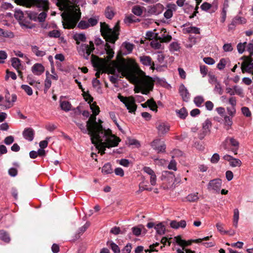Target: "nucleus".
<instances>
[{"instance_id":"24","label":"nucleus","mask_w":253,"mask_h":253,"mask_svg":"<svg viewBox=\"0 0 253 253\" xmlns=\"http://www.w3.org/2000/svg\"><path fill=\"white\" fill-rule=\"evenodd\" d=\"M31 49L32 52L38 57H42L46 54L45 51L40 50V48L36 45H32Z\"/></svg>"},{"instance_id":"19","label":"nucleus","mask_w":253,"mask_h":253,"mask_svg":"<svg viewBox=\"0 0 253 253\" xmlns=\"http://www.w3.org/2000/svg\"><path fill=\"white\" fill-rule=\"evenodd\" d=\"M141 62L145 66H150L151 69L154 70L155 69L154 63L152 61L151 58L149 56H142L140 57Z\"/></svg>"},{"instance_id":"15","label":"nucleus","mask_w":253,"mask_h":253,"mask_svg":"<svg viewBox=\"0 0 253 253\" xmlns=\"http://www.w3.org/2000/svg\"><path fill=\"white\" fill-rule=\"evenodd\" d=\"M143 170L146 173L150 175V183L152 185L155 186L156 184L157 177L154 170L148 167H144Z\"/></svg>"},{"instance_id":"2","label":"nucleus","mask_w":253,"mask_h":253,"mask_svg":"<svg viewBox=\"0 0 253 253\" xmlns=\"http://www.w3.org/2000/svg\"><path fill=\"white\" fill-rule=\"evenodd\" d=\"M96 121V116H91L86 122V127L88 134L90 136L92 144L99 150L101 155L105 154L106 148H111L117 146L121 141V139L113 134L110 129H104L101 123Z\"/></svg>"},{"instance_id":"30","label":"nucleus","mask_w":253,"mask_h":253,"mask_svg":"<svg viewBox=\"0 0 253 253\" xmlns=\"http://www.w3.org/2000/svg\"><path fill=\"white\" fill-rule=\"evenodd\" d=\"M113 170L111 168V165L109 163H107L104 165L102 169V172L104 174H108L111 173Z\"/></svg>"},{"instance_id":"35","label":"nucleus","mask_w":253,"mask_h":253,"mask_svg":"<svg viewBox=\"0 0 253 253\" xmlns=\"http://www.w3.org/2000/svg\"><path fill=\"white\" fill-rule=\"evenodd\" d=\"M232 117L225 115L224 117V124L227 126V129H229L232 125Z\"/></svg>"},{"instance_id":"44","label":"nucleus","mask_w":253,"mask_h":253,"mask_svg":"<svg viewBox=\"0 0 253 253\" xmlns=\"http://www.w3.org/2000/svg\"><path fill=\"white\" fill-rule=\"evenodd\" d=\"M246 44L247 42H244V43H239L237 44V48L239 53L241 54L244 52L245 49V47H246Z\"/></svg>"},{"instance_id":"25","label":"nucleus","mask_w":253,"mask_h":253,"mask_svg":"<svg viewBox=\"0 0 253 253\" xmlns=\"http://www.w3.org/2000/svg\"><path fill=\"white\" fill-rule=\"evenodd\" d=\"M177 116L181 119H184L188 115V113L185 108H182L175 111Z\"/></svg>"},{"instance_id":"10","label":"nucleus","mask_w":253,"mask_h":253,"mask_svg":"<svg viewBox=\"0 0 253 253\" xmlns=\"http://www.w3.org/2000/svg\"><path fill=\"white\" fill-rule=\"evenodd\" d=\"M158 134L160 136H163L167 133L170 129L169 125L165 122L158 121L156 125Z\"/></svg>"},{"instance_id":"55","label":"nucleus","mask_w":253,"mask_h":253,"mask_svg":"<svg viewBox=\"0 0 253 253\" xmlns=\"http://www.w3.org/2000/svg\"><path fill=\"white\" fill-rule=\"evenodd\" d=\"M226 64V61L224 58L221 59L217 64V68L222 70L224 68Z\"/></svg>"},{"instance_id":"20","label":"nucleus","mask_w":253,"mask_h":253,"mask_svg":"<svg viewBox=\"0 0 253 253\" xmlns=\"http://www.w3.org/2000/svg\"><path fill=\"white\" fill-rule=\"evenodd\" d=\"M44 71V68L42 64L36 63L32 67L33 73L36 75L39 76L42 74Z\"/></svg>"},{"instance_id":"18","label":"nucleus","mask_w":253,"mask_h":253,"mask_svg":"<svg viewBox=\"0 0 253 253\" xmlns=\"http://www.w3.org/2000/svg\"><path fill=\"white\" fill-rule=\"evenodd\" d=\"M86 96L87 97L85 99L86 100H87L88 99H89L88 103L90 104V107L92 111L93 115L95 116L97 115L100 112L99 107L96 105L95 103H91V102L93 101V98L91 96L90 94H87Z\"/></svg>"},{"instance_id":"57","label":"nucleus","mask_w":253,"mask_h":253,"mask_svg":"<svg viewBox=\"0 0 253 253\" xmlns=\"http://www.w3.org/2000/svg\"><path fill=\"white\" fill-rule=\"evenodd\" d=\"M6 74L7 75L5 76V80H7L9 77L11 78L13 80L16 79L17 76L14 72L7 70Z\"/></svg>"},{"instance_id":"22","label":"nucleus","mask_w":253,"mask_h":253,"mask_svg":"<svg viewBox=\"0 0 253 253\" xmlns=\"http://www.w3.org/2000/svg\"><path fill=\"white\" fill-rule=\"evenodd\" d=\"M170 225L172 228L175 229H177L179 227L184 228L186 226V222L184 220H181L178 222L173 220L170 222Z\"/></svg>"},{"instance_id":"52","label":"nucleus","mask_w":253,"mask_h":253,"mask_svg":"<svg viewBox=\"0 0 253 253\" xmlns=\"http://www.w3.org/2000/svg\"><path fill=\"white\" fill-rule=\"evenodd\" d=\"M7 55L5 51L0 50V63H4V60L7 58Z\"/></svg>"},{"instance_id":"31","label":"nucleus","mask_w":253,"mask_h":253,"mask_svg":"<svg viewBox=\"0 0 253 253\" xmlns=\"http://www.w3.org/2000/svg\"><path fill=\"white\" fill-rule=\"evenodd\" d=\"M21 61L19 59L13 57L11 58L12 66L17 70L19 69L20 67L21 66Z\"/></svg>"},{"instance_id":"32","label":"nucleus","mask_w":253,"mask_h":253,"mask_svg":"<svg viewBox=\"0 0 253 253\" xmlns=\"http://www.w3.org/2000/svg\"><path fill=\"white\" fill-rule=\"evenodd\" d=\"M0 239L6 243L9 242L10 240L8 234L3 230L0 231Z\"/></svg>"},{"instance_id":"9","label":"nucleus","mask_w":253,"mask_h":253,"mask_svg":"<svg viewBox=\"0 0 253 253\" xmlns=\"http://www.w3.org/2000/svg\"><path fill=\"white\" fill-rule=\"evenodd\" d=\"M17 97L15 94H10L8 92L5 96V100L0 104V106L3 109H8L11 107L13 105V102L16 100Z\"/></svg>"},{"instance_id":"41","label":"nucleus","mask_w":253,"mask_h":253,"mask_svg":"<svg viewBox=\"0 0 253 253\" xmlns=\"http://www.w3.org/2000/svg\"><path fill=\"white\" fill-rule=\"evenodd\" d=\"M198 194V193H196L188 195L187 197V200L190 202H193L197 201L199 199Z\"/></svg>"},{"instance_id":"43","label":"nucleus","mask_w":253,"mask_h":253,"mask_svg":"<svg viewBox=\"0 0 253 253\" xmlns=\"http://www.w3.org/2000/svg\"><path fill=\"white\" fill-rule=\"evenodd\" d=\"M78 27L81 29H85L89 27V24L87 21L82 20L79 23Z\"/></svg>"},{"instance_id":"37","label":"nucleus","mask_w":253,"mask_h":253,"mask_svg":"<svg viewBox=\"0 0 253 253\" xmlns=\"http://www.w3.org/2000/svg\"><path fill=\"white\" fill-rule=\"evenodd\" d=\"M27 82L31 85L35 86L38 88V85L40 84V82L39 81H36L32 79V76L29 75L27 76Z\"/></svg>"},{"instance_id":"49","label":"nucleus","mask_w":253,"mask_h":253,"mask_svg":"<svg viewBox=\"0 0 253 253\" xmlns=\"http://www.w3.org/2000/svg\"><path fill=\"white\" fill-rule=\"evenodd\" d=\"M14 17L19 20H22L24 17V14L22 11L16 10L14 13Z\"/></svg>"},{"instance_id":"13","label":"nucleus","mask_w":253,"mask_h":253,"mask_svg":"<svg viewBox=\"0 0 253 253\" xmlns=\"http://www.w3.org/2000/svg\"><path fill=\"white\" fill-rule=\"evenodd\" d=\"M151 145L158 153L164 152L165 151L166 145L164 142L161 141L160 139L154 140L151 142Z\"/></svg>"},{"instance_id":"6","label":"nucleus","mask_w":253,"mask_h":253,"mask_svg":"<svg viewBox=\"0 0 253 253\" xmlns=\"http://www.w3.org/2000/svg\"><path fill=\"white\" fill-rule=\"evenodd\" d=\"M118 98L121 102L125 104L129 112L135 111L136 109V105L135 103V100L133 97H124L121 94H119Z\"/></svg>"},{"instance_id":"8","label":"nucleus","mask_w":253,"mask_h":253,"mask_svg":"<svg viewBox=\"0 0 253 253\" xmlns=\"http://www.w3.org/2000/svg\"><path fill=\"white\" fill-rule=\"evenodd\" d=\"M228 143H229V144L233 147L231 149V151L234 153V154H237V150L239 146V142L233 137H227L224 141L222 143V145L225 149H227V144Z\"/></svg>"},{"instance_id":"45","label":"nucleus","mask_w":253,"mask_h":253,"mask_svg":"<svg viewBox=\"0 0 253 253\" xmlns=\"http://www.w3.org/2000/svg\"><path fill=\"white\" fill-rule=\"evenodd\" d=\"M169 49L172 51H178L180 49L179 44L177 42H173L170 43Z\"/></svg>"},{"instance_id":"29","label":"nucleus","mask_w":253,"mask_h":253,"mask_svg":"<svg viewBox=\"0 0 253 253\" xmlns=\"http://www.w3.org/2000/svg\"><path fill=\"white\" fill-rule=\"evenodd\" d=\"M147 104L151 110L155 112L157 111L158 106L153 98L147 100Z\"/></svg>"},{"instance_id":"56","label":"nucleus","mask_w":253,"mask_h":253,"mask_svg":"<svg viewBox=\"0 0 253 253\" xmlns=\"http://www.w3.org/2000/svg\"><path fill=\"white\" fill-rule=\"evenodd\" d=\"M214 91L218 93L219 94L221 95L223 93V90L220 84L218 82L214 84Z\"/></svg>"},{"instance_id":"16","label":"nucleus","mask_w":253,"mask_h":253,"mask_svg":"<svg viewBox=\"0 0 253 253\" xmlns=\"http://www.w3.org/2000/svg\"><path fill=\"white\" fill-rule=\"evenodd\" d=\"M243 59V62L241 64V70L243 73L246 71H248V67L250 66V64L253 62V59L251 56H244L241 58Z\"/></svg>"},{"instance_id":"17","label":"nucleus","mask_w":253,"mask_h":253,"mask_svg":"<svg viewBox=\"0 0 253 253\" xmlns=\"http://www.w3.org/2000/svg\"><path fill=\"white\" fill-rule=\"evenodd\" d=\"M167 10L164 14L166 19H170L173 15V12L176 10V6L174 3H169L167 5Z\"/></svg>"},{"instance_id":"63","label":"nucleus","mask_w":253,"mask_h":253,"mask_svg":"<svg viewBox=\"0 0 253 253\" xmlns=\"http://www.w3.org/2000/svg\"><path fill=\"white\" fill-rule=\"evenodd\" d=\"M124 44L125 45V48L128 51V52L130 53L132 51L134 48V45L133 44L129 42H125Z\"/></svg>"},{"instance_id":"33","label":"nucleus","mask_w":253,"mask_h":253,"mask_svg":"<svg viewBox=\"0 0 253 253\" xmlns=\"http://www.w3.org/2000/svg\"><path fill=\"white\" fill-rule=\"evenodd\" d=\"M154 227L159 234L162 235L165 233V227L162 223L157 224Z\"/></svg>"},{"instance_id":"50","label":"nucleus","mask_w":253,"mask_h":253,"mask_svg":"<svg viewBox=\"0 0 253 253\" xmlns=\"http://www.w3.org/2000/svg\"><path fill=\"white\" fill-rule=\"evenodd\" d=\"M110 116L111 118L113 120V122L115 123L116 125L117 126V127H118L119 130L121 131H122V128L121 127V126L119 125V124L117 123V119H116V117L115 113L113 112H110Z\"/></svg>"},{"instance_id":"12","label":"nucleus","mask_w":253,"mask_h":253,"mask_svg":"<svg viewBox=\"0 0 253 253\" xmlns=\"http://www.w3.org/2000/svg\"><path fill=\"white\" fill-rule=\"evenodd\" d=\"M211 127V121L209 119L206 120L203 124L202 129L201 130V132L199 134V137L200 139H203L205 136L210 134L211 131L210 128Z\"/></svg>"},{"instance_id":"4","label":"nucleus","mask_w":253,"mask_h":253,"mask_svg":"<svg viewBox=\"0 0 253 253\" xmlns=\"http://www.w3.org/2000/svg\"><path fill=\"white\" fill-rule=\"evenodd\" d=\"M119 26L118 23L113 29L110 28L105 23H100V32L102 36L107 42L114 43L118 39Z\"/></svg>"},{"instance_id":"58","label":"nucleus","mask_w":253,"mask_h":253,"mask_svg":"<svg viewBox=\"0 0 253 253\" xmlns=\"http://www.w3.org/2000/svg\"><path fill=\"white\" fill-rule=\"evenodd\" d=\"M98 19L96 17L90 18L88 20L87 22L89 24V26H94L98 23Z\"/></svg>"},{"instance_id":"53","label":"nucleus","mask_w":253,"mask_h":253,"mask_svg":"<svg viewBox=\"0 0 253 253\" xmlns=\"http://www.w3.org/2000/svg\"><path fill=\"white\" fill-rule=\"evenodd\" d=\"M216 227L218 231L223 234L227 233V232L224 230V225L221 222H217L216 224Z\"/></svg>"},{"instance_id":"28","label":"nucleus","mask_w":253,"mask_h":253,"mask_svg":"<svg viewBox=\"0 0 253 253\" xmlns=\"http://www.w3.org/2000/svg\"><path fill=\"white\" fill-rule=\"evenodd\" d=\"M60 107L62 110L68 112L71 109L72 105L67 101H63L60 102Z\"/></svg>"},{"instance_id":"60","label":"nucleus","mask_w":253,"mask_h":253,"mask_svg":"<svg viewBox=\"0 0 253 253\" xmlns=\"http://www.w3.org/2000/svg\"><path fill=\"white\" fill-rule=\"evenodd\" d=\"M14 137L12 136H8L5 138L4 142L6 145H10L14 142Z\"/></svg>"},{"instance_id":"7","label":"nucleus","mask_w":253,"mask_h":253,"mask_svg":"<svg viewBox=\"0 0 253 253\" xmlns=\"http://www.w3.org/2000/svg\"><path fill=\"white\" fill-rule=\"evenodd\" d=\"M210 237L207 236L206 237H204L203 238H199L196 240H191L189 241H186L184 240H182L180 236H178L176 237H175L174 238V240L175 241V242L178 244L179 245L184 247L185 246H189L191 245L192 242H195L196 243H201L203 241H208L209 240Z\"/></svg>"},{"instance_id":"59","label":"nucleus","mask_w":253,"mask_h":253,"mask_svg":"<svg viewBox=\"0 0 253 253\" xmlns=\"http://www.w3.org/2000/svg\"><path fill=\"white\" fill-rule=\"evenodd\" d=\"M46 11H44L43 12H41L40 14H39L38 17V19L39 22H43L44 21L46 17V13L45 12Z\"/></svg>"},{"instance_id":"5","label":"nucleus","mask_w":253,"mask_h":253,"mask_svg":"<svg viewBox=\"0 0 253 253\" xmlns=\"http://www.w3.org/2000/svg\"><path fill=\"white\" fill-rule=\"evenodd\" d=\"M94 50V43L92 42H89V44H82L78 48V52L85 59H88L90 53Z\"/></svg>"},{"instance_id":"51","label":"nucleus","mask_w":253,"mask_h":253,"mask_svg":"<svg viewBox=\"0 0 253 253\" xmlns=\"http://www.w3.org/2000/svg\"><path fill=\"white\" fill-rule=\"evenodd\" d=\"M48 35L49 37L51 38H58L60 36V33L59 31L57 30H53L52 31H50Z\"/></svg>"},{"instance_id":"1","label":"nucleus","mask_w":253,"mask_h":253,"mask_svg":"<svg viewBox=\"0 0 253 253\" xmlns=\"http://www.w3.org/2000/svg\"><path fill=\"white\" fill-rule=\"evenodd\" d=\"M91 61L93 66L96 68L95 76L100 77L101 71L102 73L108 72L109 74H115L116 69L121 73L123 77L132 81L135 84L134 91L135 93L141 92L143 94H148L154 87V81L149 76H145L142 79H139L136 75V72L142 74L144 73L139 70L135 69L129 65L124 63L119 64L116 61H112L107 66V61L105 59L99 58L97 56L91 55Z\"/></svg>"},{"instance_id":"21","label":"nucleus","mask_w":253,"mask_h":253,"mask_svg":"<svg viewBox=\"0 0 253 253\" xmlns=\"http://www.w3.org/2000/svg\"><path fill=\"white\" fill-rule=\"evenodd\" d=\"M179 92L184 101H187L189 98V94L187 88L183 84L179 86Z\"/></svg>"},{"instance_id":"34","label":"nucleus","mask_w":253,"mask_h":253,"mask_svg":"<svg viewBox=\"0 0 253 253\" xmlns=\"http://www.w3.org/2000/svg\"><path fill=\"white\" fill-rule=\"evenodd\" d=\"M74 39L76 41V42L79 44L80 42H84L86 39V37L84 34H77L74 37Z\"/></svg>"},{"instance_id":"40","label":"nucleus","mask_w":253,"mask_h":253,"mask_svg":"<svg viewBox=\"0 0 253 253\" xmlns=\"http://www.w3.org/2000/svg\"><path fill=\"white\" fill-rule=\"evenodd\" d=\"M21 88L29 96L33 94V90L32 88L28 85L23 84L21 85Z\"/></svg>"},{"instance_id":"64","label":"nucleus","mask_w":253,"mask_h":253,"mask_svg":"<svg viewBox=\"0 0 253 253\" xmlns=\"http://www.w3.org/2000/svg\"><path fill=\"white\" fill-rule=\"evenodd\" d=\"M132 247L130 244H127L122 250V253H130Z\"/></svg>"},{"instance_id":"11","label":"nucleus","mask_w":253,"mask_h":253,"mask_svg":"<svg viewBox=\"0 0 253 253\" xmlns=\"http://www.w3.org/2000/svg\"><path fill=\"white\" fill-rule=\"evenodd\" d=\"M221 180L219 178L214 179L210 181L208 184V189L214 193H219L221 187Z\"/></svg>"},{"instance_id":"42","label":"nucleus","mask_w":253,"mask_h":253,"mask_svg":"<svg viewBox=\"0 0 253 253\" xmlns=\"http://www.w3.org/2000/svg\"><path fill=\"white\" fill-rule=\"evenodd\" d=\"M51 85V81L49 76H47L44 81V91L46 92L48 89L50 87Z\"/></svg>"},{"instance_id":"48","label":"nucleus","mask_w":253,"mask_h":253,"mask_svg":"<svg viewBox=\"0 0 253 253\" xmlns=\"http://www.w3.org/2000/svg\"><path fill=\"white\" fill-rule=\"evenodd\" d=\"M187 32L189 33L199 34H200V29L196 27H190L187 28Z\"/></svg>"},{"instance_id":"61","label":"nucleus","mask_w":253,"mask_h":253,"mask_svg":"<svg viewBox=\"0 0 253 253\" xmlns=\"http://www.w3.org/2000/svg\"><path fill=\"white\" fill-rule=\"evenodd\" d=\"M223 49L225 52L232 51L233 49L231 43H226L223 46Z\"/></svg>"},{"instance_id":"27","label":"nucleus","mask_w":253,"mask_h":253,"mask_svg":"<svg viewBox=\"0 0 253 253\" xmlns=\"http://www.w3.org/2000/svg\"><path fill=\"white\" fill-rule=\"evenodd\" d=\"M239 219V211L238 209H235L234 210V214L233 218V225L235 227H238V220Z\"/></svg>"},{"instance_id":"47","label":"nucleus","mask_w":253,"mask_h":253,"mask_svg":"<svg viewBox=\"0 0 253 253\" xmlns=\"http://www.w3.org/2000/svg\"><path fill=\"white\" fill-rule=\"evenodd\" d=\"M242 114L246 117H250L252 115L251 112L250 111L249 108L247 107H243L241 108Z\"/></svg>"},{"instance_id":"36","label":"nucleus","mask_w":253,"mask_h":253,"mask_svg":"<svg viewBox=\"0 0 253 253\" xmlns=\"http://www.w3.org/2000/svg\"><path fill=\"white\" fill-rule=\"evenodd\" d=\"M107 245L111 248L114 253H120V250L117 245L112 242H108Z\"/></svg>"},{"instance_id":"39","label":"nucleus","mask_w":253,"mask_h":253,"mask_svg":"<svg viewBox=\"0 0 253 253\" xmlns=\"http://www.w3.org/2000/svg\"><path fill=\"white\" fill-rule=\"evenodd\" d=\"M106 17L110 19H111L114 16V12L113 9L110 7H107L105 10Z\"/></svg>"},{"instance_id":"38","label":"nucleus","mask_w":253,"mask_h":253,"mask_svg":"<svg viewBox=\"0 0 253 253\" xmlns=\"http://www.w3.org/2000/svg\"><path fill=\"white\" fill-rule=\"evenodd\" d=\"M132 11L134 14L137 16H140L143 13L142 8L139 5L134 6L132 8Z\"/></svg>"},{"instance_id":"14","label":"nucleus","mask_w":253,"mask_h":253,"mask_svg":"<svg viewBox=\"0 0 253 253\" xmlns=\"http://www.w3.org/2000/svg\"><path fill=\"white\" fill-rule=\"evenodd\" d=\"M223 159L229 162L230 166L232 167H240L242 165V162L239 159L234 158L229 155L224 156Z\"/></svg>"},{"instance_id":"62","label":"nucleus","mask_w":253,"mask_h":253,"mask_svg":"<svg viewBox=\"0 0 253 253\" xmlns=\"http://www.w3.org/2000/svg\"><path fill=\"white\" fill-rule=\"evenodd\" d=\"M2 36L5 38H12L14 37V34L12 32L10 31H3L2 34H1Z\"/></svg>"},{"instance_id":"23","label":"nucleus","mask_w":253,"mask_h":253,"mask_svg":"<svg viewBox=\"0 0 253 253\" xmlns=\"http://www.w3.org/2000/svg\"><path fill=\"white\" fill-rule=\"evenodd\" d=\"M23 134L25 138L31 141L34 138V131L32 128H28L24 131Z\"/></svg>"},{"instance_id":"3","label":"nucleus","mask_w":253,"mask_h":253,"mask_svg":"<svg viewBox=\"0 0 253 253\" xmlns=\"http://www.w3.org/2000/svg\"><path fill=\"white\" fill-rule=\"evenodd\" d=\"M85 4L84 0H72V2L69 0H57V6L64 10L61 15L64 28L73 29L76 26L81 17L80 6Z\"/></svg>"},{"instance_id":"46","label":"nucleus","mask_w":253,"mask_h":253,"mask_svg":"<svg viewBox=\"0 0 253 253\" xmlns=\"http://www.w3.org/2000/svg\"><path fill=\"white\" fill-rule=\"evenodd\" d=\"M204 99L203 97L202 96H200L195 97V98L194 99V102L195 104L198 107H200L201 105V104H202V103L204 102Z\"/></svg>"},{"instance_id":"54","label":"nucleus","mask_w":253,"mask_h":253,"mask_svg":"<svg viewBox=\"0 0 253 253\" xmlns=\"http://www.w3.org/2000/svg\"><path fill=\"white\" fill-rule=\"evenodd\" d=\"M227 112L228 115L231 116V117H233L235 116L236 110L235 109V107H227L226 108Z\"/></svg>"},{"instance_id":"26","label":"nucleus","mask_w":253,"mask_h":253,"mask_svg":"<svg viewBox=\"0 0 253 253\" xmlns=\"http://www.w3.org/2000/svg\"><path fill=\"white\" fill-rule=\"evenodd\" d=\"M105 50L107 54V58L108 60H109L113 57L114 52L108 43H106L105 44Z\"/></svg>"}]
</instances>
